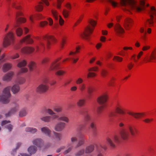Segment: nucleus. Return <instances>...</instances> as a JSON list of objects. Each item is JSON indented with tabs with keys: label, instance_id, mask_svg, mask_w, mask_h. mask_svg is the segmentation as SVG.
I'll return each instance as SVG.
<instances>
[{
	"label": "nucleus",
	"instance_id": "22",
	"mask_svg": "<svg viewBox=\"0 0 156 156\" xmlns=\"http://www.w3.org/2000/svg\"><path fill=\"white\" fill-rule=\"evenodd\" d=\"M32 143L33 144L40 147H42L44 144L43 140L40 138L36 139L34 140L33 141Z\"/></svg>",
	"mask_w": 156,
	"mask_h": 156
},
{
	"label": "nucleus",
	"instance_id": "27",
	"mask_svg": "<svg viewBox=\"0 0 156 156\" xmlns=\"http://www.w3.org/2000/svg\"><path fill=\"white\" fill-rule=\"evenodd\" d=\"M90 126L91 129V131L93 136H95L97 134V128L96 125L94 122H92L90 123Z\"/></svg>",
	"mask_w": 156,
	"mask_h": 156
},
{
	"label": "nucleus",
	"instance_id": "35",
	"mask_svg": "<svg viewBox=\"0 0 156 156\" xmlns=\"http://www.w3.org/2000/svg\"><path fill=\"white\" fill-rule=\"evenodd\" d=\"M128 128L131 134L133 136H135V133H137V131L135 128H133L130 126H128Z\"/></svg>",
	"mask_w": 156,
	"mask_h": 156
},
{
	"label": "nucleus",
	"instance_id": "62",
	"mask_svg": "<svg viewBox=\"0 0 156 156\" xmlns=\"http://www.w3.org/2000/svg\"><path fill=\"white\" fill-rule=\"evenodd\" d=\"M80 88L81 90L83 91L85 88V86L84 84H82L80 85Z\"/></svg>",
	"mask_w": 156,
	"mask_h": 156
},
{
	"label": "nucleus",
	"instance_id": "20",
	"mask_svg": "<svg viewBox=\"0 0 156 156\" xmlns=\"http://www.w3.org/2000/svg\"><path fill=\"white\" fill-rule=\"evenodd\" d=\"M98 68L97 67H94L88 69V71L89 72L87 74V77H93L95 76L96 74L94 73L90 72L91 71H96L98 70Z\"/></svg>",
	"mask_w": 156,
	"mask_h": 156
},
{
	"label": "nucleus",
	"instance_id": "39",
	"mask_svg": "<svg viewBox=\"0 0 156 156\" xmlns=\"http://www.w3.org/2000/svg\"><path fill=\"white\" fill-rule=\"evenodd\" d=\"M57 116L58 117L57 118V119L58 120H62L66 122H68L69 119L63 115L59 117L58 115H57Z\"/></svg>",
	"mask_w": 156,
	"mask_h": 156
},
{
	"label": "nucleus",
	"instance_id": "18",
	"mask_svg": "<svg viewBox=\"0 0 156 156\" xmlns=\"http://www.w3.org/2000/svg\"><path fill=\"white\" fill-rule=\"evenodd\" d=\"M52 13L56 20H59V22L60 25H62L64 23V20L60 16H58V14L57 11L55 10H51Z\"/></svg>",
	"mask_w": 156,
	"mask_h": 156
},
{
	"label": "nucleus",
	"instance_id": "6",
	"mask_svg": "<svg viewBox=\"0 0 156 156\" xmlns=\"http://www.w3.org/2000/svg\"><path fill=\"white\" fill-rule=\"evenodd\" d=\"M124 125V124L122 122L119 123V126L121 127L120 129L119 133L123 140H127L129 138L130 135L129 132L126 128L123 127Z\"/></svg>",
	"mask_w": 156,
	"mask_h": 156
},
{
	"label": "nucleus",
	"instance_id": "46",
	"mask_svg": "<svg viewBox=\"0 0 156 156\" xmlns=\"http://www.w3.org/2000/svg\"><path fill=\"white\" fill-rule=\"evenodd\" d=\"M84 152V149H81L77 152L75 154V155L76 156H80L83 155Z\"/></svg>",
	"mask_w": 156,
	"mask_h": 156
},
{
	"label": "nucleus",
	"instance_id": "55",
	"mask_svg": "<svg viewBox=\"0 0 156 156\" xmlns=\"http://www.w3.org/2000/svg\"><path fill=\"white\" fill-rule=\"evenodd\" d=\"M113 59H115L117 61L120 62L122 61V58L119 56H115Z\"/></svg>",
	"mask_w": 156,
	"mask_h": 156
},
{
	"label": "nucleus",
	"instance_id": "9",
	"mask_svg": "<svg viewBox=\"0 0 156 156\" xmlns=\"http://www.w3.org/2000/svg\"><path fill=\"white\" fill-rule=\"evenodd\" d=\"M20 106L16 103H13L11 105V107L10 110L5 114L6 117H9L12 115H14L20 109Z\"/></svg>",
	"mask_w": 156,
	"mask_h": 156
},
{
	"label": "nucleus",
	"instance_id": "43",
	"mask_svg": "<svg viewBox=\"0 0 156 156\" xmlns=\"http://www.w3.org/2000/svg\"><path fill=\"white\" fill-rule=\"evenodd\" d=\"M28 66L30 71H32L36 67L35 63L33 62H30Z\"/></svg>",
	"mask_w": 156,
	"mask_h": 156
},
{
	"label": "nucleus",
	"instance_id": "13",
	"mask_svg": "<svg viewBox=\"0 0 156 156\" xmlns=\"http://www.w3.org/2000/svg\"><path fill=\"white\" fill-rule=\"evenodd\" d=\"M92 31L93 30L90 27H87L81 36L83 39L87 40L89 38V34H91Z\"/></svg>",
	"mask_w": 156,
	"mask_h": 156
},
{
	"label": "nucleus",
	"instance_id": "12",
	"mask_svg": "<svg viewBox=\"0 0 156 156\" xmlns=\"http://www.w3.org/2000/svg\"><path fill=\"white\" fill-rule=\"evenodd\" d=\"M48 89V86L46 84H41L37 87L36 91L39 93H43L46 92Z\"/></svg>",
	"mask_w": 156,
	"mask_h": 156
},
{
	"label": "nucleus",
	"instance_id": "5",
	"mask_svg": "<svg viewBox=\"0 0 156 156\" xmlns=\"http://www.w3.org/2000/svg\"><path fill=\"white\" fill-rule=\"evenodd\" d=\"M106 140L107 144L113 147L115 146V143L118 144L120 142L121 139L118 135H115L107 137Z\"/></svg>",
	"mask_w": 156,
	"mask_h": 156
},
{
	"label": "nucleus",
	"instance_id": "14",
	"mask_svg": "<svg viewBox=\"0 0 156 156\" xmlns=\"http://www.w3.org/2000/svg\"><path fill=\"white\" fill-rule=\"evenodd\" d=\"M96 147L97 151V156H104L102 154L103 152L102 149L105 150L107 148L106 146L104 144H103L97 146Z\"/></svg>",
	"mask_w": 156,
	"mask_h": 156
},
{
	"label": "nucleus",
	"instance_id": "33",
	"mask_svg": "<svg viewBox=\"0 0 156 156\" xmlns=\"http://www.w3.org/2000/svg\"><path fill=\"white\" fill-rule=\"evenodd\" d=\"M94 146L93 145H90L87 147L85 150L86 154H89L91 153L94 150Z\"/></svg>",
	"mask_w": 156,
	"mask_h": 156
},
{
	"label": "nucleus",
	"instance_id": "38",
	"mask_svg": "<svg viewBox=\"0 0 156 156\" xmlns=\"http://www.w3.org/2000/svg\"><path fill=\"white\" fill-rule=\"evenodd\" d=\"M54 111L57 113L61 112L62 110V108L61 106H55L53 108Z\"/></svg>",
	"mask_w": 156,
	"mask_h": 156
},
{
	"label": "nucleus",
	"instance_id": "26",
	"mask_svg": "<svg viewBox=\"0 0 156 156\" xmlns=\"http://www.w3.org/2000/svg\"><path fill=\"white\" fill-rule=\"evenodd\" d=\"M41 131L42 133L48 136L49 137H51V132L48 127H42L41 129Z\"/></svg>",
	"mask_w": 156,
	"mask_h": 156
},
{
	"label": "nucleus",
	"instance_id": "47",
	"mask_svg": "<svg viewBox=\"0 0 156 156\" xmlns=\"http://www.w3.org/2000/svg\"><path fill=\"white\" fill-rule=\"evenodd\" d=\"M35 9L36 10L38 11H40L43 9V6L41 3L37 5L36 6Z\"/></svg>",
	"mask_w": 156,
	"mask_h": 156
},
{
	"label": "nucleus",
	"instance_id": "16",
	"mask_svg": "<svg viewBox=\"0 0 156 156\" xmlns=\"http://www.w3.org/2000/svg\"><path fill=\"white\" fill-rule=\"evenodd\" d=\"M11 89V87L10 86H8L5 88L3 90V95L5 97V98H8V99L10 101L9 98L11 94L10 93V90Z\"/></svg>",
	"mask_w": 156,
	"mask_h": 156
},
{
	"label": "nucleus",
	"instance_id": "28",
	"mask_svg": "<svg viewBox=\"0 0 156 156\" xmlns=\"http://www.w3.org/2000/svg\"><path fill=\"white\" fill-rule=\"evenodd\" d=\"M90 126L91 129V131L93 136H95L97 134V128L96 125L94 122H92L90 123Z\"/></svg>",
	"mask_w": 156,
	"mask_h": 156
},
{
	"label": "nucleus",
	"instance_id": "8",
	"mask_svg": "<svg viewBox=\"0 0 156 156\" xmlns=\"http://www.w3.org/2000/svg\"><path fill=\"white\" fill-rule=\"evenodd\" d=\"M14 40L13 34L11 32H9L6 35L3 40V45L6 48L12 43Z\"/></svg>",
	"mask_w": 156,
	"mask_h": 156
},
{
	"label": "nucleus",
	"instance_id": "64",
	"mask_svg": "<svg viewBox=\"0 0 156 156\" xmlns=\"http://www.w3.org/2000/svg\"><path fill=\"white\" fill-rule=\"evenodd\" d=\"M25 82V80L23 78H20L19 81L20 84H21L24 83Z\"/></svg>",
	"mask_w": 156,
	"mask_h": 156
},
{
	"label": "nucleus",
	"instance_id": "51",
	"mask_svg": "<svg viewBox=\"0 0 156 156\" xmlns=\"http://www.w3.org/2000/svg\"><path fill=\"white\" fill-rule=\"evenodd\" d=\"M108 71L104 69H103L101 72V75L103 77H105L108 74Z\"/></svg>",
	"mask_w": 156,
	"mask_h": 156
},
{
	"label": "nucleus",
	"instance_id": "1",
	"mask_svg": "<svg viewBox=\"0 0 156 156\" xmlns=\"http://www.w3.org/2000/svg\"><path fill=\"white\" fill-rule=\"evenodd\" d=\"M120 3L124 7L123 8V10L129 12L130 9L140 12L145 10V8L149 5L148 4L145 3V0H140L139 3L134 0H121Z\"/></svg>",
	"mask_w": 156,
	"mask_h": 156
},
{
	"label": "nucleus",
	"instance_id": "32",
	"mask_svg": "<svg viewBox=\"0 0 156 156\" xmlns=\"http://www.w3.org/2000/svg\"><path fill=\"white\" fill-rule=\"evenodd\" d=\"M37 151V148L34 146H31L28 149V151L31 155L34 154Z\"/></svg>",
	"mask_w": 156,
	"mask_h": 156
},
{
	"label": "nucleus",
	"instance_id": "45",
	"mask_svg": "<svg viewBox=\"0 0 156 156\" xmlns=\"http://www.w3.org/2000/svg\"><path fill=\"white\" fill-rule=\"evenodd\" d=\"M85 140L83 138H82L81 140H80L78 142L76 146V147H77L83 144L84 143Z\"/></svg>",
	"mask_w": 156,
	"mask_h": 156
},
{
	"label": "nucleus",
	"instance_id": "42",
	"mask_svg": "<svg viewBox=\"0 0 156 156\" xmlns=\"http://www.w3.org/2000/svg\"><path fill=\"white\" fill-rule=\"evenodd\" d=\"M16 32L17 35L19 36H20L23 34V30L20 27L18 28Z\"/></svg>",
	"mask_w": 156,
	"mask_h": 156
},
{
	"label": "nucleus",
	"instance_id": "44",
	"mask_svg": "<svg viewBox=\"0 0 156 156\" xmlns=\"http://www.w3.org/2000/svg\"><path fill=\"white\" fill-rule=\"evenodd\" d=\"M26 65V62L24 60H23L18 64L17 66L19 67H21L25 66Z\"/></svg>",
	"mask_w": 156,
	"mask_h": 156
},
{
	"label": "nucleus",
	"instance_id": "11",
	"mask_svg": "<svg viewBox=\"0 0 156 156\" xmlns=\"http://www.w3.org/2000/svg\"><path fill=\"white\" fill-rule=\"evenodd\" d=\"M22 13L21 12H17L16 17V23L14 25V27H16L17 26H18L20 23H24L26 21V20L24 18L22 17H18L19 16H22Z\"/></svg>",
	"mask_w": 156,
	"mask_h": 156
},
{
	"label": "nucleus",
	"instance_id": "23",
	"mask_svg": "<svg viewBox=\"0 0 156 156\" xmlns=\"http://www.w3.org/2000/svg\"><path fill=\"white\" fill-rule=\"evenodd\" d=\"M65 126V123L62 122H59L56 125L55 129L56 131H61L64 129Z\"/></svg>",
	"mask_w": 156,
	"mask_h": 156
},
{
	"label": "nucleus",
	"instance_id": "7",
	"mask_svg": "<svg viewBox=\"0 0 156 156\" xmlns=\"http://www.w3.org/2000/svg\"><path fill=\"white\" fill-rule=\"evenodd\" d=\"M107 98V96L106 94H103L98 98L97 101L101 105L98 109V113H100L102 109L106 107Z\"/></svg>",
	"mask_w": 156,
	"mask_h": 156
},
{
	"label": "nucleus",
	"instance_id": "61",
	"mask_svg": "<svg viewBox=\"0 0 156 156\" xmlns=\"http://www.w3.org/2000/svg\"><path fill=\"white\" fill-rule=\"evenodd\" d=\"M28 71V69L26 68H22L20 70V72L21 73H25L27 72Z\"/></svg>",
	"mask_w": 156,
	"mask_h": 156
},
{
	"label": "nucleus",
	"instance_id": "4",
	"mask_svg": "<svg viewBox=\"0 0 156 156\" xmlns=\"http://www.w3.org/2000/svg\"><path fill=\"white\" fill-rule=\"evenodd\" d=\"M81 113L84 116L85 123L84 124H80L79 125L77 128L79 131H81L83 129L86 125L90 122L91 119V117L87 109H83L81 112Z\"/></svg>",
	"mask_w": 156,
	"mask_h": 156
},
{
	"label": "nucleus",
	"instance_id": "59",
	"mask_svg": "<svg viewBox=\"0 0 156 156\" xmlns=\"http://www.w3.org/2000/svg\"><path fill=\"white\" fill-rule=\"evenodd\" d=\"M153 120V119H148L147 118L143 120V121L145 122L146 123H148L150 122L151 121Z\"/></svg>",
	"mask_w": 156,
	"mask_h": 156
},
{
	"label": "nucleus",
	"instance_id": "29",
	"mask_svg": "<svg viewBox=\"0 0 156 156\" xmlns=\"http://www.w3.org/2000/svg\"><path fill=\"white\" fill-rule=\"evenodd\" d=\"M20 89L19 86L17 84L13 85L11 88L12 92L14 94H17L20 91Z\"/></svg>",
	"mask_w": 156,
	"mask_h": 156
},
{
	"label": "nucleus",
	"instance_id": "54",
	"mask_svg": "<svg viewBox=\"0 0 156 156\" xmlns=\"http://www.w3.org/2000/svg\"><path fill=\"white\" fill-rule=\"evenodd\" d=\"M64 73V71L62 70H59L57 71L56 73L55 74L58 76H61Z\"/></svg>",
	"mask_w": 156,
	"mask_h": 156
},
{
	"label": "nucleus",
	"instance_id": "58",
	"mask_svg": "<svg viewBox=\"0 0 156 156\" xmlns=\"http://www.w3.org/2000/svg\"><path fill=\"white\" fill-rule=\"evenodd\" d=\"M48 24V22L47 21H43L40 23V25L41 27H43Z\"/></svg>",
	"mask_w": 156,
	"mask_h": 156
},
{
	"label": "nucleus",
	"instance_id": "50",
	"mask_svg": "<svg viewBox=\"0 0 156 156\" xmlns=\"http://www.w3.org/2000/svg\"><path fill=\"white\" fill-rule=\"evenodd\" d=\"M116 112H110L108 114V116L110 118L115 117L116 116Z\"/></svg>",
	"mask_w": 156,
	"mask_h": 156
},
{
	"label": "nucleus",
	"instance_id": "41",
	"mask_svg": "<svg viewBox=\"0 0 156 156\" xmlns=\"http://www.w3.org/2000/svg\"><path fill=\"white\" fill-rule=\"evenodd\" d=\"M54 135L57 141H60L62 138V135L61 134L58 133L54 132H53Z\"/></svg>",
	"mask_w": 156,
	"mask_h": 156
},
{
	"label": "nucleus",
	"instance_id": "36",
	"mask_svg": "<svg viewBox=\"0 0 156 156\" xmlns=\"http://www.w3.org/2000/svg\"><path fill=\"white\" fill-rule=\"evenodd\" d=\"M116 111L120 114H124V111L122 109L121 107L119 104L117 105L115 108Z\"/></svg>",
	"mask_w": 156,
	"mask_h": 156
},
{
	"label": "nucleus",
	"instance_id": "24",
	"mask_svg": "<svg viewBox=\"0 0 156 156\" xmlns=\"http://www.w3.org/2000/svg\"><path fill=\"white\" fill-rule=\"evenodd\" d=\"M126 112L128 114L132 115L136 119L140 118L144 115L143 113H133L129 110H127Z\"/></svg>",
	"mask_w": 156,
	"mask_h": 156
},
{
	"label": "nucleus",
	"instance_id": "60",
	"mask_svg": "<svg viewBox=\"0 0 156 156\" xmlns=\"http://www.w3.org/2000/svg\"><path fill=\"white\" fill-rule=\"evenodd\" d=\"M6 128L10 131L12 129V126L11 124H9L6 126Z\"/></svg>",
	"mask_w": 156,
	"mask_h": 156
},
{
	"label": "nucleus",
	"instance_id": "31",
	"mask_svg": "<svg viewBox=\"0 0 156 156\" xmlns=\"http://www.w3.org/2000/svg\"><path fill=\"white\" fill-rule=\"evenodd\" d=\"M27 114V110L26 108L21 109L19 112V115L20 117H22L25 116Z\"/></svg>",
	"mask_w": 156,
	"mask_h": 156
},
{
	"label": "nucleus",
	"instance_id": "52",
	"mask_svg": "<svg viewBox=\"0 0 156 156\" xmlns=\"http://www.w3.org/2000/svg\"><path fill=\"white\" fill-rule=\"evenodd\" d=\"M108 2L111 3L112 6L114 7H116L117 4V3L114 1L113 0H108Z\"/></svg>",
	"mask_w": 156,
	"mask_h": 156
},
{
	"label": "nucleus",
	"instance_id": "56",
	"mask_svg": "<svg viewBox=\"0 0 156 156\" xmlns=\"http://www.w3.org/2000/svg\"><path fill=\"white\" fill-rule=\"evenodd\" d=\"M72 147H69L67 150H66L64 151L63 152L64 154H66L68 153L72 150Z\"/></svg>",
	"mask_w": 156,
	"mask_h": 156
},
{
	"label": "nucleus",
	"instance_id": "49",
	"mask_svg": "<svg viewBox=\"0 0 156 156\" xmlns=\"http://www.w3.org/2000/svg\"><path fill=\"white\" fill-rule=\"evenodd\" d=\"M80 48L79 47H77L76 48V50L75 51H71L69 54V55H73L74 54L76 53L79 52V50L80 49Z\"/></svg>",
	"mask_w": 156,
	"mask_h": 156
},
{
	"label": "nucleus",
	"instance_id": "17",
	"mask_svg": "<svg viewBox=\"0 0 156 156\" xmlns=\"http://www.w3.org/2000/svg\"><path fill=\"white\" fill-rule=\"evenodd\" d=\"M13 75V73L12 72L6 74L3 77L2 80L4 81L9 82L11 80Z\"/></svg>",
	"mask_w": 156,
	"mask_h": 156
},
{
	"label": "nucleus",
	"instance_id": "15",
	"mask_svg": "<svg viewBox=\"0 0 156 156\" xmlns=\"http://www.w3.org/2000/svg\"><path fill=\"white\" fill-rule=\"evenodd\" d=\"M114 30L117 35L120 36L123 33L124 30L119 24H116L114 27Z\"/></svg>",
	"mask_w": 156,
	"mask_h": 156
},
{
	"label": "nucleus",
	"instance_id": "37",
	"mask_svg": "<svg viewBox=\"0 0 156 156\" xmlns=\"http://www.w3.org/2000/svg\"><path fill=\"white\" fill-rule=\"evenodd\" d=\"M25 131L26 132H29L32 133H34L37 131V129L35 128L31 127H27L25 129Z\"/></svg>",
	"mask_w": 156,
	"mask_h": 156
},
{
	"label": "nucleus",
	"instance_id": "53",
	"mask_svg": "<svg viewBox=\"0 0 156 156\" xmlns=\"http://www.w3.org/2000/svg\"><path fill=\"white\" fill-rule=\"evenodd\" d=\"M69 12L66 10H64L63 11V14L65 18H66L69 15Z\"/></svg>",
	"mask_w": 156,
	"mask_h": 156
},
{
	"label": "nucleus",
	"instance_id": "57",
	"mask_svg": "<svg viewBox=\"0 0 156 156\" xmlns=\"http://www.w3.org/2000/svg\"><path fill=\"white\" fill-rule=\"evenodd\" d=\"M90 23L94 27L96 24V22L93 20H90L89 21Z\"/></svg>",
	"mask_w": 156,
	"mask_h": 156
},
{
	"label": "nucleus",
	"instance_id": "19",
	"mask_svg": "<svg viewBox=\"0 0 156 156\" xmlns=\"http://www.w3.org/2000/svg\"><path fill=\"white\" fill-rule=\"evenodd\" d=\"M133 21L129 18H127L125 20L124 23V26L127 30L129 29L132 26Z\"/></svg>",
	"mask_w": 156,
	"mask_h": 156
},
{
	"label": "nucleus",
	"instance_id": "21",
	"mask_svg": "<svg viewBox=\"0 0 156 156\" xmlns=\"http://www.w3.org/2000/svg\"><path fill=\"white\" fill-rule=\"evenodd\" d=\"M61 58H59L58 60L55 61L53 62L51 65L50 67V70H51L56 71L59 69V64L57 63V61L60 59Z\"/></svg>",
	"mask_w": 156,
	"mask_h": 156
},
{
	"label": "nucleus",
	"instance_id": "34",
	"mask_svg": "<svg viewBox=\"0 0 156 156\" xmlns=\"http://www.w3.org/2000/svg\"><path fill=\"white\" fill-rule=\"evenodd\" d=\"M34 49L32 47H26L22 49V51L24 53H29L33 51Z\"/></svg>",
	"mask_w": 156,
	"mask_h": 156
},
{
	"label": "nucleus",
	"instance_id": "25",
	"mask_svg": "<svg viewBox=\"0 0 156 156\" xmlns=\"http://www.w3.org/2000/svg\"><path fill=\"white\" fill-rule=\"evenodd\" d=\"M21 43L25 42L27 43L31 44L33 43L32 39L30 37V35H28L24 37L20 41Z\"/></svg>",
	"mask_w": 156,
	"mask_h": 156
},
{
	"label": "nucleus",
	"instance_id": "40",
	"mask_svg": "<svg viewBox=\"0 0 156 156\" xmlns=\"http://www.w3.org/2000/svg\"><path fill=\"white\" fill-rule=\"evenodd\" d=\"M85 102V100L84 99H79L77 102V104L79 106H82Z\"/></svg>",
	"mask_w": 156,
	"mask_h": 156
},
{
	"label": "nucleus",
	"instance_id": "48",
	"mask_svg": "<svg viewBox=\"0 0 156 156\" xmlns=\"http://www.w3.org/2000/svg\"><path fill=\"white\" fill-rule=\"evenodd\" d=\"M71 142L72 144H73L77 141V139L76 136L73 135L72 136L70 139Z\"/></svg>",
	"mask_w": 156,
	"mask_h": 156
},
{
	"label": "nucleus",
	"instance_id": "3",
	"mask_svg": "<svg viewBox=\"0 0 156 156\" xmlns=\"http://www.w3.org/2000/svg\"><path fill=\"white\" fill-rule=\"evenodd\" d=\"M147 12L150 17V19L146 20L145 23V27H150L153 25L154 23V16H156V9L154 6L150 7L148 10Z\"/></svg>",
	"mask_w": 156,
	"mask_h": 156
},
{
	"label": "nucleus",
	"instance_id": "30",
	"mask_svg": "<svg viewBox=\"0 0 156 156\" xmlns=\"http://www.w3.org/2000/svg\"><path fill=\"white\" fill-rule=\"evenodd\" d=\"M12 64L10 63H5L3 66L2 69L3 72H6L10 70L12 67Z\"/></svg>",
	"mask_w": 156,
	"mask_h": 156
},
{
	"label": "nucleus",
	"instance_id": "2",
	"mask_svg": "<svg viewBox=\"0 0 156 156\" xmlns=\"http://www.w3.org/2000/svg\"><path fill=\"white\" fill-rule=\"evenodd\" d=\"M44 111H46L49 115H51L45 116L41 117L40 119L44 122H50L51 121L57 119V118L58 117L57 115H56V113L51 109L43 108L41 109L40 112L42 113H43Z\"/></svg>",
	"mask_w": 156,
	"mask_h": 156
},
{
	"label": "nucleus",
	"instance_id": "10",
	"mask_svg": "<svg viewBox=\"0 0 156 156\" xmlns=\"http://www.w3.org/2000/svg\"><path fill=\"white\" fill-rule=\"evenodd\" d=\"M43 39L45 41L46 46L48 48H49L52 43H54L55 41V38L51 36L46 35L44 37Z\"/></svg>",
	"mask_w": 156,
	"mask_h": 156
},
{
	"label": "nucleus",
	"instance_id": "63",
	"mask_svg": "<svg viewBox=\"0 0 156 156\" xmlns=\"http://www.w3.org/2000/svg\"><path fill=\"white\" fill-rule=\"evenodd\" d=\"M4 56L5 55L3 54L1 57H0V64L4 61Z\"/></svg>",
	"mask_w": 156,
	"mask_h": 156
}]
</instances>
